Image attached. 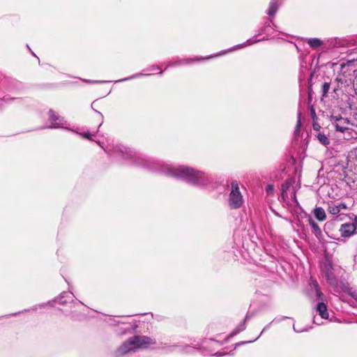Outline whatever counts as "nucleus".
Listing matches in <instances>:
<instances>
[{"instance_id": "nucleus-1", "label": "nucleus", "mask_w": 357, "mask_h": 357, "mask_svg": "<svg viewBox=\"0 0 357 357\" xmlns=\"http://www.w3.org/2000/svg\"><path fill=\"white\" fill-rule=\"evenodd\" d=\"M109 154L114 160L121 158L132 165L153 172L164 173L194 187L216 189L219 185L216 177L211 174L187 165L167 166L160 160L121 144L113 146Z\"/></svg>"}, {"instance_id": "nucleus-2", "label": "nucleus", "mask_w": 357, "mask_h": 357, "mask_svg": "<svg viewBox=\"0 0 357 357\" xmlns=\"http://www.w3.org/2000/svg\"><path fill=\"white\" fill-rule=\"evenodd\" d=\"M25 89V84L16 79L0 75V111L3 108V102L10 103L14 100L22 102L24 98L12 97L10 94L23 91Z\"/></svg>"}, {"instance_id": "nucleus-3", "label": "nucleus", "mask_w": 357, "mask_h": 357, "mask_svg": "<svg viewBox=\"0 0 357 357\" xmlns=\"http://www.w3.org/2000/svg\"><path fill=\"white\" fill-rule=\"evenodd\" d=\"M337 269H322L321 275L327 284L336 292L342 291L357 301V290L350 287L348 279L344 274L336 273Z\"/></svg>"}, {"instance_id": "nucleus-4", "label": "nucleus", "mask_w": 357, "mask_h": 357, "mask_svg": "<svg viewBox=\"0 0 357 357\" xmlns=\"http://www.w3.org/2000/svg\"><path fill=\"white\" fill-rule=\"evenodd\" d=\"M271 23H273V20L271 19L266 17L265 22L263 23L262 26L258 29L257 35H255L254 36L249 38L243 43L234 45L226 50L222 51L218 55L225 54L227 52H229L236 50L238 48L243 47L246 45H252L258 42L269 40L271 38V36L274 32V28L271 26Z\"/></svg>"}, {"instance_id": "nucleus-5", "label": "nucleus", "mask_w": 357, "mask_h": 357, "mask_svg": "<svg viewBox=\"0 0 357 357\" xmlns=\"http://www.w3.org/2000/svg\"><path fill=\"white\" fill-rule=\"evenodd\" d=\"M303 54H301L299 55L298 59L300 61V69H299V75H298V82H299V91H300V99L302 96V91H303V83L304 82L305 78H306V73L308 70V68L307 67V62L305 61V59H303ZM301 117H302V112L301 110V100L298 102V109L297 112V122L295 127L294 132V141L298 142V138L300 136L301 132Z\"/></svg>"}, {"instance_id": "nucleus-6", "label": "nucleus", "mask_w": 357, "mask_h": 357, "mask_svg": "<svg viewBox=\"0 0 357 357\" xmlns=\"http://www.w3.org/2000/svg\"><path fill=\"white\" fill-rule=\"evenodd\" d=\"M155 344V340L144 335H134L124 342L118 349L119 354H126L132 350L146 348L150 344Z\"/></svg>"}, {"instance_id": "nucleus-7", "label": "nucleus", "mask_w": 357, "mask_h": 357, "mask_svg": "<svg viewBox=\"0 0 357 357\" xmlns=\"http://www.w3.org/2000/svg\"><path fill=\"white\" fill-rule=\"evenodd\" d=\"M243 204V198L239 190L238 183L236 180L231 182V191L229 197V206L231 209H237Z\"/></svg>"}, {"instance_id": "nucleus-8", "label": "nucleus", "mask_w": 357, "mask_h": 357, "mask_svg": "<svg viewBox=\"0 0 357 357\" xmlns=\"http://www.w3.org/2000/svg\"><path fill=\"white\" fill-rule=\"evenodd\" d=\"M338 221L339 220L337 219V217H336L335 219L327 221L324 226V232L330 238L337 240L338 241L345 242V241L342 238L337 237V234H338L339 231V229H337Z\"/></svg>"}, {"instance_id": "nucleus-9", "label": "nucleus", "mask_w": 357, "mask_h": 357, "mask_svg": "<svg viewBox=\"0 0 357 357\" xmlns=\"http://www.w3.org/2000/svg\"><path fill=\"white\" fill-rule=\"evenodd\" d=\"M49 114V121L51 123V125L46 126V128L50 129H59V128H63V125L66 124V121H65L64 118L59 116V114H56V112L52 109H50L48 112ZM43 127L42 128H43Z\"/></svg>"}, {"instance_id": "nucleus-10", "label": "nucleus", "mask_w": 357, "mask_h": 357, "mask_svg": "<svg viewBox=\"0 0 357 357\" xmlns=\"http://www.w3.org/2000/svg\"><path fill=\"white\" fill-rule=\"evenodd\" d=\"M295 183V178L291 176L287 178L285 181L281 185V195L278 198L280 202L284 203L286 205L289 206L290 202L289 200L287 192L293 186Z\"/></svg>"}, {"instance_id": "nucleus-11", "label": "nucleus", "mask_w": 357, "mask_h": 357, "mask_svg": "<svg viewBox=\"0 0 357 357\" xmlns=\"http://www.w3.org/2000/svg\"><path fill=\"white\" fill-rule=\"evenodd\" d=\"M217 55H211L205 58H194V59H180L178 57L174 59V61H169L167 63L166 68H165V70H166L168 68L174 67L176 66L183 65V64H191L196 61L206 60L211 58H213L216 56Z\"/></svg>"}, {"instance_id": "nucleus-12", "label": "nucleus", "mask_w": 357, "mask_h": 357, "mask_svg": "<svg viewBox=\"0 0 357 357\" xmlns=\"http://www.w3.org/2000/svg\"><path fill=\"white\" fill-rule=\"evenodd\" d=\"M311 227L312 234L316 237L318 242L323 246L327 243L324 238V234L318 224L314 221L312 217H309V222H307Z\"/></svg>"}, {"instance_id": "nucleus-13", "label": "nucleus", "mask_w": 357, "mask_h": 357, "mask_svg": "<svg viewBox=\"0 0 357 357\" xmlns=\"http://www.w3.org/2000/svg\"><path fill=\"white\" fill-rule=\"evenodd\" d=\"M338 231L340 232L341 237L342 238H349L357 234L356 228L354 227L353 224H350V222L341 225Z\"/></svg>"}, {"instance_id": "nucleus-14", "label": "nucleus", "mask_w": 357, "mask_h": 357, "mask_svg": "<svg viewBox=\"0 0 357 357\" xmlns=\"http://www.w3.org/2000/svg\"><path fill=\"white\" fill-rule=\"evenodd\" d=\"M320 68L319 65V57L317 58V64H315V66L312 71L310 74V77L308 79V86H307V105H312L311 102L312 101L313 98V90H312V77H314L316 71L319 70Z\"/></svg>"}, {"instance_id": "nucleus-15", "label": "nucleus", "mask_w": 357, "mask_h": 357, "mask_svg": "<svg viewBox=\"0 0 357 357\" xmlns=\"http://www.w3.org/2000/svg\"><path fill=\"white\" fill-rule=\"evenodd\" d=\"M253 316H254V314H252H252H250L249 312L247 313V314L245 315V319L243 320V321H242L241 324H239L236 327V328L234 329V331L229 334V338L233 337L234 336H235L236 335H237L240 332L243 331L245 329V328H246L245 323L248 321H249Z\"/></svg>"}, {"instance_id": "nucleus-16", "label": "nucleus", "mask_w": 357, "mask_h": 357, "mask_svg": "<svg viewBox=\"0 0 357 357\" xmlns=\"http://www.w3.org/2000/svg\"><path fill=\"white\" fill-rule=\"evenodd\" d=\"M302 220L303 219H298V218H296L295 224L298 227L300 228V230H297V232H299V237L301 239L306 241L308 238V236L307 234L306 228Z\"/></svg>"}, {"instance_id": "nucleus-17", "label": "nucleus", "mask_w": 357, "mask_h": 357, "mask_svg": "<svg viewBox=\"0 0 357 357\" xmlns=\"http://www.w3.org/2000/svg\"><path fill=\"white\" fill-rule=\"evenodd\" d=\"M314 217L319 222H323L326 219V214L324 209L321 206H316L312 211Z\"/></svg>"}, {"instance_id": "nucleus-18", "label": "nucleus", "mask_w": 357, "mask_h": 357, "mask_svg": "<svg viewBox=\"0 0 357 357\" xmlns=\"http://www.w3.org/2000/svg\"><path fill=\"white\" fill-rule=\"evenodd\" d=\"M70 294H72L71 292H66V291H63L60 295L59 296H58L57 298H55L52 302H57L59 303L60 305H66L68 303V301H67V298H70L72 299V296H70Z\"/></svg>"}, {"instance_id": "nucleus-19", "label": "nucleus", "mask_w": 357, "mask_h": 357, "mask_svg": "<svg viewBox=\"0 0 357 357\" xmlns=\"http://www.w3.org/2000/svg\"><path fill=\"white\" fill-rule=\"evenodd\" d=\"M294 213L296 215V218L298 219H307V222H309V217H312L310 214L306 213V211L301 206H296V208L294 210Z\"/></svg>"}, {"instance_id": "nucleus-20", "label": "nucleus", "mask_w": 357, "mask_h": 357, "mask_svg": "<svg viewBox=\"0 0 357 357\" xmlns=\"http://www.w3.org/2000/svg\"><path fill=\"white\" fill-rule=\"evenodd\" d=\"M279 8V5L277 0H271L268 8L266 11V14L268 16H274Z\"/></svg>"}, {"instance_id": "nucleus-21", "label": "nucleus", "mask_w": 357, "mask_h": 357, "mask_svg": "<svg viewBox=\"0 0 357 357\" xmlns=\"http://www.w3.org/2000/svg\"><path fill=\"white\" fill-rule=\"evenodd\" d=\"M310 47L313 50H317L324 45V42L318 38H310L305 39Z\"/></svg>"}, {"instance_id": "nucleus-22", "label": "nucleus", "mask_w": 357, "mask_h": 357, "mask_svg": "<svg viewBox=\"0 0 357 357\" xmlns=\"http://www.w3.org/2000/svg\"><path fill=\"white\" fill-rule=\"evenodd\" d=\"M317 310L319 312V314L321 317V318H328L329 314L327 310V306L324 302H319L317 304Z\"/></svg>"}, {"instance_id": "nucleus-23", "label": "nucleus", "mask_w": 357, "mask_h": 357, "mask_svg": "<svg viewBox=\"0 0 357 357\" xmlns=\"http://www.w3.org/2000/svg\"><path fill=\"white\" fill-rule=\"evenodd\" d=\"M316 137L318 139L319 142L325 146H327L331 143L329 138L324 132H318L317 135H316Z\"/></svg>"}, {"instance_id": "nucleus-24", "label": "nucleus", "mask_w": 357, "mask_h": 357, "mask_svg": "<svg viewBox=\"0 0 357 357\" xmlns=\"http://www.w3.org/2000/svg\"><path fill=\"white\" fill-rule=\"evenodd\" d=\"M333 266L334 265L333 263L332 256L326 252L324 255L323 266H321V268H333Z\"/></svg>"}, {"instance_id": "nucleus-25", "label": "nucleus", "mask_w": 357, "mask_h": 357, "mask_svg": "<svg viewBox=\"0 0 357 357\" xmlns=\"http://www.w3.org/2000/svg\"><path fill=\"white\" fill-rule=\"evenodd\" d=\"M336 132L344 133L349 128L346 127V124L342 121V117L340 120L334 126Z\"/></svg>"}, {"instance_id": "nucleus-26", "label": "nucleus", "mask_w": 357, "mask_h": 357, "mask_svg": "<svg viewBox=\"0 0 357 357\" xmlns=\"http://www.w3.org/2000/svg\"><path fill=\"white\" fill-rule=\"evenodd\" d=\"M151 75L152 74H151V73L143 74L142 73H139L132 75H131L130 77H126V78L121 79L119 80L115 81V82H122L133 79H135V78H138V77H142V76H149V75Z\"/></svg>"}, {"instance_id": "nucleus-27", "label": "nucleus", "mask_w": 357, "mask_h": 357, "mask_svg": "<svg viewBox=\"0 0 357 357\" xmlns=\"http://www.w3.org/2000/svg\"><path fill=\"white\" fill-rule=\"evenodd\" d=\"M286 167L283 163H281L279 169L277 170V173L275 174V177L278 179H282L283 178L282 174H286Z\"/></svg>"}, {"instance_id": "nucleus-28", "label": "nucleus", "mask_w": 357, "mask_h": 357, "mask_svg": "<svg viewBox=\"0 0 357 357\" xmlns=\"http://www.w3.org/2000/svg\"><path fill=\"white\" fill-rule=\"evenodd\" d=\"M58 84L54 83H43L38 84L36 86L41 89H52L57 87Z\"/></svg>"}, {"instance_id": "nucleus-29", "label": "nucleus", "mask_w": 357, "mask_h": 357, "mask_svg": "<svg viewBox=\"0 0 357 357\" xmlns=\"http://www.w3.org/2000/svg\"><path fill=\"white\" fill-rule=\"evenodd\" d=\"M328 211L332 215H337L340 213V208L336 204L332 202L331 204H328Z\"/></svg>"}, {"instance_id": "nucleus-30", "label": "nucleus", "mask_w": 357, "mask_h": 357, "mask_svg": "<svg viewBox=\"0 0 357 357\" xmlns=\"http://www.w3.org/2000/svg\"><path fill=\"white\" fill-rule=\"evenodd\" d=\"M330 82H324L321 86V96L323 98L328 97V93L330 89Z\"/></svg>"}, {"instance_id": "nucleus-31", "label": "nucleus", "mask_w": 357, "mask_h": 357, "mask_svg": "<svg viewBox=\"0 0 357 357\" xmlns=\"http://www.w3.org/2000/svg\"><path fill=\"white\" fill-rule=\"evenodd\" d=\"M296 48L297 50V52L300 53V54H303V59L309 54L310 51L307 48H305V45L303 44V47H301L300 45L295 44Z\"/></svg>"}, {"instance_id": "nucleus-32", "label": "nucleus", "mask_w": 357, "mask_h": 357, "mask_svg": "<svg viewBox=\"0 0 357 357\" xmlns=\"http://www.w3.org/2000/svg\"><path fill=\"white\" fill-rule=\"evenodd\" d=\"M98 133V132H97V130L96 131V132L94 134H92L89 131H84V132H82V133H80V136L82 138L88 139L89 141H94L93 139L92 138V137L96 136Z\"/></svg>"}, {"instance_id": "nucleus-33", "label": "nucleus", "mask_w": 357, "mask_h": 357, "mask_svg": "<svg viewBox=\"0 0 357 357\" xmlns=\"http://www.w3.org/2000/svg\"><path fill=\"white\" fill-rule=\"evenodd\" d=\"M94 104H95V101H93V102L91 103V108H92V109H93L95 112H96V113L100 116V124L98 125V128H97V132H99V128H100V126L102 125V123H103V122H104V116H103V114H102L100 112H99V111H98V110L95 109V107H93Z\"/></svg>"}, {"instance_id": "nucleus-34", "label": "nucleus", "mask_w": 357, "mask_h": 357, "mask_svg": "<svg viewBox=\"0 0 357 357\" xmlns=\"http://www.w3.org/2000/svg\"><path fill=\"white\" fill-rule=\"evenodd\" d=\"M342 118L340 114L333 115V114L329 116V120L333 126H335Z\"/></svg>"}, {"instance_id": "nucleus-35", "label": "nucleus", "mask_w": 357, "mask_h": 357, "mask_svg": "<svg viewBox=\"0 0 357 357\" xmlns=\"http://www.w3.org/2000/svg\"><path fill=\"white\" fill-rule=\"evenodd\" d=\"M308 107V109L310 112V115H311V118H312V121H314L315 120H317L318 118H317V114H316V112H315V109L314 107V106L312 105H307Z\"/></svg>"}, {"instance_id": "nucleus-36", "label": "nucleus", "mask_w": 357, "mask_h": 357, "mask_svg": "<svg viewBox=\"0 0 357 357\" xmlns=\"http://www.w3.org/2000/svg\"><path fill=\"white\" fill-rule=\"evenodd\" d=\"M309 138H310V135H309L308 132H307L306 133V137L301 143V145H300L301 149H303L304 151L306 150L307 148L308 142H309Z\"/></svg>"}, {"instance_id": "nucleus-37", "label": "nucleus", "mask_w": 357, "mask_h": 357, "mask_svg": "<svg viewBox=\"0 0 357 357\" xmlns=\"http://www.w3.org/2000/svg\"><path fill=\"white\" fill-rule=\"evenodd\" d=\"M310 286L312 290H314V291L320 289L318 282L315 279H313L312 277H311V278H310Z\"/></svg>"}, {"instance_id": "nucleus-38", "label": "nucleus", "mask_w": 357, "mask_h": 357, "mask_svg": "<svg viewBox=\"0 0 357 357\" xmlns=\"http://www.w3.org/2000/svg\"><path fill=\"white\" fill-rule=\"evenodd\" d=\"M160 70V72L158 73V75H162L163 74V71H162L160 70V68L158 66H157V65H152L150 67H149L146 69H145L144 71L149 72V71H154V70Z\"/></svg>"}, {"instance_id": "nucleus-39", "label": "nucleus", "mask_w": 357, "mask_h": 357, "mask_svg": "<svg viewBox=\"0 0 357 357\" xmlns=\"http://www.w3.org/2000/svg\"><path fill=\"white\" fill-rule=\"evenodd\" d=\"M345 66H357V59H351L347 61V63H343L341 64V68H343Z\"/></svg>"}, {"instance_id": "nucleus-40", "label": "nucleus", "mask_w": 357, "mask_h": 357, "mask_svg": "<svg viewBox=\"0 0 357 357\" xmlns=\"http://www.w3.org/2000/svg\"><path fill=\"white\" fill-rule=\"evenodd\" d=\"M291 198L294 201V202L295 203L296 206H299V202H298V201L297 199V197H296V190L295 189L294 187H292V191H291Z\"/></svg>"}, {"instance_id": "nucleus-41", "label": "nucleus", "mask_w": 357, "mask_h": 357, "mask_svg": "<svg viewBox=\"0 0 357 357\" xmlns=\"http://www.w3.org/2000/svg\"><path fill=\"white\" fill-rule=\"evenodd\" d=\"M265 190H266V192L268 195H273V192L275 191V187H274V185L273 184H268L266 186V188H265Z\"/></svg>"}, {"instance_id": "nucleus-42", "label": "nucleus", "mask_w": 357, "mask_h": 357, "mask_svg": "<svg viewBox=\"0 0 357 357\" xmlns=\"http://www.w3.org/2000/svg\"><path fill=\"white\" fill-rule=\"evenodd\" d=\"M314 292H315V295H316L317 299L319 300V301H321V302H323V301H324V299L325 298V296L321 292V288L319 289L315 290Z\"/></svg>"}, {"instance_id": "nucleus-43", "label": "nucleus", "mask_w": 357, "mask_h": 357, "mask_svg": "<svg viewBox=\"0 0 357 357\" xmlns=\"http://www.w3.org/2000/svg\"><path fill=\"white\" fill-rule=\"evenodd\" d=\"M84 82L89 84H102L109 82V81H100V80H91V79H83Z\"/></svg>"}, {"instance_id": "nucleus-44", "label": "nucleus", "mask_w": 357, "mask_h": 357, "mask_svg": "<svg viewBox=\"0 0 357 357\" xmlns=\"http://www.w3.org/2000/svg\"><path fill=\"white\" fill-rule=\"evenodd\" d=\"M312 128L314 130L318 131L319 132L321 128V126L317 122V120H315L314 121H312Z\"/></svg>"}, {"instance_id": "nucleus-45", "label": "nucleus", "mask_w": 357, "mask_h": 357, "mask_svg": "<svg viewBox=\"0 0 357 357\" xmlns=\"http://www.w3.org/2000/svg\"><path fill=\"white\" fill-rule=\"evenodd\" d=\"M289 162L292 165H294L296 164V158L294 156V155H289Z\"/></svg>"}, {"instance_id": "nucleus-46", "label": "nucleus", "mask_w": 357, "mask_h": 357, "mask_svg": "<svg viewBox=\"0 0 357 357\" xmlns=\"http://www.w3.org/2000/svg\"><path fill=\"white\" fill-rule=\"evenodd\" d=\"M337 206L340 208V211H341V209H347V206L344 202H341L340 204H337Z\"/></svg>"}, {"instance_id": "nucleus-47", "label": "nucleus", "mask_w": 357, "mask_h": 357, "mask_svg": "<svg viewBox=\"0 0 357 357\" xmlns=\"http://www.w3.org/2000/svg\"><path fill=\"white\" fill-rule=\"evenodd\" d=\"M352 215L354 218L352 219V222H350V224H353L354 227H356L357 230V215H355L354 214Z\"/></svg>"}, {"instance_id": "nucleus-48", "label": "nucleus", "mask_w": 357, "mask_h": 357, "mask_svg": "<svg viewBox=\"0 0 357 357\" xmlns=\"http://www.w3.org/2000/svg\"><path fill=\"white\" fill-rule=\"evenodd\" d=\"M64 129L67 130H69V131H71L72 132H73V133H75L76 135H80V133H82V132H79L77 130H75V129H73V128H64Z\"/></svg>"}, {"instance_id": "nucleus-49", "label": "nucleus", "mask_w": 357, "mask_h": 357, "mask_svg": "<svg viewBox=\"0 0 357 357\" xmlns=\"http://www.w3.org/2000/svg\"><path fill=\"white\" fill-rule=\"evenodd\" d=\"M318 56L319 57L320 56H319V55L317 56L316 54H313V55L312 56V62H311V63H310V66H311V67H312V63H313L314 61V62H316V63L317 62V58H318Z\"/></svg>"}, {"instance_id": "nucleus-50", "label": "nucleus", "mask_w": 357, "mask_h": 357, "mask_svg": "<svg viewBox=\"0 0 357 357\" xmlns=\"http://www.w3.org/2000/svg\"><path fill=\"white\" fill-rule=\"evenodd\" d=\"M258 337H259L255 338L254 340H251V341L238 342V343L236 344V346L238 347V346L243 345V344H246V343L252 342L255 341L257 339H258Z\"/></svg>"}, {"instance_id": "nucleus-51", "label": "nucleus", "mask_w": 357, "mask_h": 357, "mask_svg": "<svg viewBox=\"0 0 357 357\" xmlns=\"http://www.w3.org/2000/svg\"><path fill=\"white\" fill-rule=\"evenodd\" d=\"M342 121H343V122H344L346 126L348 125L349 123H350V120L348 118H343L342 117Z\"/></svg>"}, {"instance_id": "nucleus-52", "label": "nucleus", "mask_w": 357, "mask_h": 357, "mask_svg": "<svg viewBox=\"0 0 357 357\" xmlns=\"http://www.w3.org/2000/svg\"><path fill=\"white\" fill-rule=\"evenodd\" d=\"M294 330L297 332V333H301V332H303V331H307V330L306 328L305 329H299V330H297L295 326H294Z\"/></svg>"}, {"instance_id": "nucleus-53", "label": "nucleus", "mask_w": 357, "mask_h": 357, "mask_svg": "<svg viewBox=\"0 0 357 357\" xmlns=\"http://www.w3.org/2000/svg\"><path fill=\"white\" fill-rule=\"evenodd\" d=\"M26 47L28 48V50H29V52H31V54L33 56H34L37 57V56H36V55L35 54V53H34V52L32 51V50L30 48V47H29V45H26Z\"/></svg>"}, {"instance_id": "nucleus-54", "label": "nucleus", "mask_w": 357, "mask_h": 357, "mask_svg": "<svg viewBox=\"0 0 357 357\" xmlns=\"http://www.w3.org/2000/svg\"><path fill=\"white\" fill-rule=\"evenodd\" d=\"M271 26L274 28V31H275V29L277 28L276 24L273 22V23H271Z\"/></svg>"}, {"instance_id": "nucleus-55", "label": "nucleus", "mask_w": 357, "mask_h": 357, "mask_svg": "<svg viewBox=\"0 0 357 357\" xmlns=\"http://www.w3.org/2000/svg\"><path fill=\"white\" fill-rule=\"evenodd\" d=\"M270 324H269L268 325H267L266 326H265V327L263 328V330H262V333H264V331H265L268 328V326H269V325H270Z\"/></svg>"}, {"instance_id": "nucleus-56", "label": "nucleus", "mask_w": 357, "mask_h": 357, "mask_svg": "<svg viewBox=\"0 0 357 357\" xmlns=\"http://www.w3.org/2000/svg\"><path fill=\"white\" fill-rule=\"evenodd\" d=\"M340 80H341L340 79H339V78H337V77L336 78V81H337V82H340Z\"/></svg>"}, {"instance_id": "nucleus-57", "label": "nucleus", "mask_w": 357, "mask_h": 357, "mask_svg": "<svg viewBox=\"0 0 357 357\" xmlns=\"http://www.w3.org/2000/svg\"><path fill=\"white\" fill-rule=\"evenodd\" d=\"M289 222L291 223V224L294 223V222L292 220H289Z\"/></svg>"}, {"instance_id": "nucleus-58", "label": "nucleus", "mask_w": 357, "mask_h": 357, "mask_svg": "<svg viewBox=\"0 0 357 357\" xmlns=\"http://www.w3.org/2000/svg\"><path fill=\"white\" fill-rule=\"evenodd\" d=\"M336 90H337V89H335H335H333V91H334V92H335V91H336Z\"/></svg>"}]
</instances>
